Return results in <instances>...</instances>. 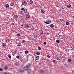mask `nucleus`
Listing matches in <instances>:
<instances>
[{
    "instance_id": "obj_12",
    "label": "nucleus",
    "mask_w": 74,
    "mask_h": 74,
    "mask_svg": "<svg viewBox=\"0 0 74 74\" xmlns=\"http://www.w3.org/2000/svg\"><path fill=\"white\" fill-rule=\"evenodd\" d=\"M10 4L11 6H13L14 5V2H12L10 3Z\"/></svg>"
},
{
    "instance_id": "obj_36",
    "label": "nucleus",
    "mask_w": 74,
    "mask_h": 74,
    "mask_svg": "<svg viewBox=\"0 0 74 74\" xmlns=\"http://www.w3.org/2000/svg\"><path fill=\"white\" fill-rule=\"evenodd\" d=\"M14 25V23H11V25H12V26Z\"/></svg>"
},
{
    "instance_id": "obj_50",
    "label": "nucleus",
    "mask_w": 74,
    "mask_h": 74,
    "mask_svg": "<svg viewBox=\"0 0 74 74\" xmlns=\"http://www.w3.org/2000/svg\"><path fill=\"white\" fill-rule=\"evenodd\" d=\"M9 74H12V73H9Z\"/></svg>"
},
{
    "instance_id": "obj_9",
    "label": "nucleus",
    "mask_w": 74,
    "mask_h": 74,
    "mask_svg": "<svg viewBox=\"0 0 74 74\" xmlns=\"http://www.w3.org/2000/svg\"><path fill=\"white\" fill-rule=\"evenodd\" d=\"M24 69L25 70H27V69H28V67H27V66H26L24 67Z\"/></svg>"
},
{
    "instance_id": "obj_4",
    "label": "nucleus",
    "mask_w": 74,
    "mask_h": 74,
    "mask_svg": "<svg viewBox=\"0 0 74 74\" xmlns=\"http://www.w3.org/2000/svg\"><path fill=\"white\" fill-rule=\"evenodd\" d=\"M5 42L6 43H8V42H10V40H9V39L8 38L6 39L5 40Z\"/></svg>"
},
{
    "instance_id": "obj_45",
    "label": "nucleus",
    "mask_w": 74,
    "mask_h": 74,
    "mask_svg": "<svg viewBox=\"0 0 74 74\" xmlns=\"http://www.w3.org/2000/svg\"><path fill=\"white\" fill-rule=\"evenodd\" d=\"M29 71H30L29 72V73H30V71H31V69H29Z\"/></svg>"
},
{
    "instance_id": "obj_37",
    "label": "nucleus",
    "mask_w": 74,
    "mask_h": 74,
    "mask_svg": "<svg viewBox=\"0 0 74 74\" xmlns=\"http://www.w3.org/2000/svg\"><path fill=\"white\" fill-rule=\"evenodd\" d=\"M60 21L61 22H62V21H63V19H61L60 20Z\"/></svg>"
},
{
    "instance_id": "obj_48",
    "label": "nucleus",
    "mask_w": 74,
    "mask_h": 74,
    "mask_svg": "<svg viewBox=\"0 0 74 74\" xmlns=\"http://www.w3.org/2000/svg\"><path fill=\"white\" fill-rule=\"evenodd\" d=\"M21 26H22V27H23V25H21Z\"/></svg>"
},
{
    "instance_id": "obj_16",
    "label": "nucleus",
    "mask_w": 74,
    "mask_h": 74,
    "mask_svg": "<svg viewBox=\"0 0 74 74\" xmlns=\"http://www.w3.org/2000/svg\"><path fill=\"white\" fill-rule=\"evenodd\" d=\"M41 13H42V14H43V13L45 12V11L44 10H42L41 11Z\"/></svg>"
},
{
    "instance_id": "obj_13",
    "label": "nucleus",
    "mask_w": 74,
    "mask_h": 74,
    "mask_svg": "<svg viewBox=\"0 0 74 74\" xmlns=\"http://www.w3.org/2000/svg\"><path fill=\"white\" fill-rule=\"evenodd\" d=\"M39 56H37L36 57V60H39Z\"/></svg>"
},
{
    "instance_id": "obj_44",
    "label": "nucleus",
    "mask_w": 74,
    "mask_h": 74,
    "mask_svg": "<svg viewBox=\"0 0 74 74\" xmlns=\"http://www.w3.org/2000/svg\"><path fill=\"white\" fill-rule=\"evenodd\" d=\"M17 46H21V45L18 44V45H17Z\"/></svg>"
},
{
    "instance_id": "obj_27",
    "label": "nucleus",
    "mask_w": 74,
    "mask_h": 74,
    "mask_svg": "<svg viewBox=\"0 0 74 74\" xmlns=\"http://www.w3.org/2000/svg\"><path fill=\"white\" fill-rule=\"evenodd\" d=\"M36 55H40V53L39 52H38L36 53Z\"/></svg>"
},
{
    "instance_id": "obj_34",
    "label": "nucleus",
    "mask_w": 74,
    "mask_h": 74,
    "mask_svg": "<svg viewBox=\"0 0 74 74\" xmlns=\"http://www.w3.org/2000/svg\"><path fill=\"white\" fill-rule=\"evenodd\" d=\"M19 14H22V11H20Z\"/></svg>"
},
{
    "instance_id": "obj_17",
    "label": "nucleus",
    "mask_w": 74,
    "mask_h": 74,
    "mask_svg": "<svg viewBox=\"0 0 74 74\" xmlns=\"http://www.w3.org/2000/svg\"><path fill=\"white\" fill-rule=\"evenodd\" d=\"M50 27L51 28H53L54 27V25L53 24H51L50 25Z\"/></svg>"
},
{
    "instance_id": "obj_41",
    "label": "nucleus",
    "mask_w": 74,
    "mask_h": 74,
    "mask_svg": "<svg viewBox=\"0 0 74 74\" xmlns=\"http://www.w3.org/2000/svg\"><path fill=\"white\" fill-rule=\"evenodd\" d=\"M41 34L42 35L44 34V32H43V31H42V33H41Z\"/></svg>"
},
{
    "instance_id": "obj_30",
    "label": "nucleus",
    "mask_w": 74,
    "mask_h": 74,
    "mask_svg": "<svg viewBox=\"0 0 74 74\" xmlns=\"http://www.w3.org/2000/svg\"><path fill=\"white\" fill-rule=\"evenodd\" d=\"M21 35L19 34H17V36H18V37H20Z\"/></svg>"
},
{
    "instance_id": "obj_6",
    "label": "nucleus",
    "mask_w": 74,
    "mask_h": 74,
    "mask_svg": "<svg viewBox=\"0 0 74 74\" xmlns=\"http://www.w3.org/2000/svg\"><path fill=\"white\" fill-rule=\"evenodd\" d=\"M23 11L24 13H27V9H25L23 10Z\"/></svg>"
},
{
    "instance_id": "obj_47",
    "label": "nucleus",
    "mask_w": 74,
    "mask_h": 74,
    "mask_svg": "<svg viewBox=\"0 0 74 74\" xmlns=\"http://www.w3.org/2000/svg\"><path fill=\"white\" fill-rule=\"evenodd\" d=\"M34 38H36V36H34Z\"/></svg>"
},
{
    "instance_id": "obj_51",
    "label": "nucleus",
    "mask_w": 74,
    "mask_h": 74,
    "mask_svg": "<svg viewBox=\"0 0 74 74\" xmlns=\"http://www.w3.org/2000/svg\"><path fill=\"white\" fill-rule=\"evenodd\" d=\"M11 69H12V68H11Z\"/></svg>"
},
{
    "instance_id": "obj_31",
    "label": "nucleus",
    "mask_w": 74,
    "mask_h": 74,
    "mask_svg": "<svg viewBox=\"0 0 74 74\" xmlns=\"http://www.w3.org/2000/svg\"><path fill=\"white\" fill-rule=\"evenodd\" d=\"M43 44L44 45H46L47 44V42H43Z\"/></svg>"
},
{
    "instance_id": "obj_35",
    "label": "nucleus",
    "mask_w": 74,
    "mask_h": 74,
    "mask_svg": "<svg viewBox=\"0 0 74 74\" xmlns=\"http://www.w3.org/2000/svg\"><path fill=\"white\" fill-rule=\"evenodd\" d=\"M16 58H17V59H19V56H16Z\"/></svg>"
},
{
    "instance_id": "obj_39",
    "label": "nucleus",
    "mask_w": 74,
    "mask_h": 74,
    "mask_svg": "<svg viewBox=\"0 0 74 74\" xmlns=\"http://www.w3.org/2000/svg\"><path fill=\"white\" fill-rule=\"evenodd\" d=\"M47 58H50V56L49 55L47 56Z\"/></svg>"
},
{
    "instance_id": "obj_46",
    "label": "nucleus",
    "mask_w": 74,
    "mask_h": 74,
    "mask_svg": "<svg viewBox=\"0 0 74 74\" xmlns=\"http://www.w3.org/2000/svg\"><path fill=\"white\" fill-rule=\"evenodd\" d=\"M73 51H74V47H73Z\"/></svg>"
},
{
    "instance_id": "obj_29",
    "label": "nucleus",
    "mask_w": 74,
    "mask_h": 74,
    "mask_svg": "<svg viewBox=\"0 0 74 74\" xmlns=\"http://www.w3.org/2000/svg\"><path fill=\"white\" fill-rule=\"evenodd\" d=\"M25 8H22L21 9V10L22 11H24V10H25Z\"/></svg>"
},
{
    "instance_id": "obj_23",
    "label": "nucleus",
    "mask_w": 74,
    "mask_h": 74,
    "mask_svg": "<svg viewBox=\"0 0 74 74\" xmlns=\"http://www.w3.org/2000/svg\"><path fill=\"white\" fill-rule=\"evenodd\" d=\"M14 17L16 19L17 18H18V15H15L14 16Z\"/></svg>"
},
{
    "instance_id": "obj_32",
    "label": "nucleus",
    "mask_w": 74,
    "mask_h": 74,
    "mask_svg": "<svg viewBox=\"0 0 74 74\" xmlns=\"http://www.w3.org/2000/svg\"><path fill=\"white\" fill-rule=\"evenodd\" d=\"M41 47H38V49L39 50H41Z\"/></svg>"
},
{
    "instance_id": "obj_24",
    "label": "nucleus",
    "mask_w": 74,
    "mask_h": 74,
    "mask_svg": "<svg viewBox=\"0 0 74 74\" xmlns=\"http://www.w3.org/2000/svg\"><path fill=\"white\" fill-rule=\"evenodd\" d=\"M71 61V60L70 59H68V62H70Z\"/></svg>"
},
{
    "instance_id": "obj_15",
    "label": "nucleus",
    "mask_w": 74,
    "mask_h": 74,
    "mask_svg": "<svg viewBox=\"0 0 74 74\" xmlns=\"http://www.w3.org/2000/svg\"><path fill=\"white\" fill-rule=\"evenodd\" d=\"M5 7L6 8H8L9 7V5L7 4L5 5Z\"/></svg>"
},
{
    "instance_id": "obj_8",
    "label": "nucleus",
    "mask_w": 74,
    "mask_h": 74,
    "mask_svg": "<svg viewBox=\"0 0 74 74\" xmlns=\"http://www.w3.org/2000/svg\"><path fill=\"white\" fill-rule=\"evenodd\" d=\"M29 3L30 4H32L33 3V1L31 0L30 1Z\"/></svg>"
},
{
    "instance_id": "obj_42",
    "label": "nucleus",
    "mask_w": 74,
    "mask_h": 74,
    "mask_svg": "<svg viewBox=\"0 0 74 74\" xmlns=\"http://www.w3.org/2000/svg\"><path fill=\"white\" fill-rule=\"evenodd\" d=\"M22 42H25V40H22Z\"/></svg>"
},
{
    "instance_id": "obj_38",
    "label": "nucleus",
    "mask_w": 74,
    "mask_h": 74,
    "mask_svg": "<svg viewBox=\"0 0 74 74\" xmlns=\"http://www.w3.org/2000/svg\"><path fill=\"white\" fill-rule=\"evenodd\" d=\"M0 71H3V69H2V68H0Z\"/></svg>"
},
{
    "instance_id": "obj_43",
    "label": "nucleus",
    "mask_w": 74,
    "mask_h": 74,
    "mask_svg": "<svg viewBox=\"0 0 74 74\" xmlns=\"http://www.w3.org/2000/svg\"><path fill=\"white\" fill-rule=\"evenodd\" d=\"M55 60H53V63H55Z\"/></svg>"
},
{
    "instance_id": "obj_2",
    "label": "nucleus",
    "mask_w": 74,
    "mask_h": 74,
    "mask_svg": "<svg viewBox=\"0 0 74 74\" xmlns=\"http://www.w3.org/2000/svg\"><path fill=\"white\" fill-rule=\"evenodd\" d=\"M45 23L46 24H49V23H51V21L50 20H47L46 22H45Z\"/></svg>"
},
{
    "instance_id": "obj_20",
    "label": "nucleus",
    "mask_w": 74,
    "mask_h": 74,
    "mask_svg": "<svg viewBox=\"0 0 74 74\" xmlns=\"http://www.w3.org/2000/svg\"><path fill=\"white\" fill-rule=\"evenodd\" d=\"M71 5L70 4H69L67 5V7L68 8H70L71 7Z\"/></svg>"
},
{
    "instance_id": "obj_14",
    "label": "nucleus",
    "mask_w": 74,
    "mask_h": 74,
    "mask_svg": "<svg viewBox=\"0 0 74 74\" xmlns=\"http://www.w3.org/2000/svg\"><path fill=\"white\" fill-rule=\"evenodd\" d=\"M4 69H5V70H7V69H8V66H5L4 67Z\"/></svg>"
},
{
    "instance_id": "obj_25",
    "label": "nucleus",
    "mask_w": 74,
    "mask_h": 74,
    "mask_svg": "<svg viewBox=\"0 0 74 74\" xmlns=\"http://www.w3.org/2000/svg\"><path fill=\"white\" fill-rule=\"evenodd\" d=\"M62 37V35H60L58 36L59 38H60V37Z\"/></svg>"
},
{
    "instance_id": "obj_21",
    "label": "nucleus",
    "mask_w": 74,
    "mask_h": 74,
    "mask_svg": "<svg viewBox=\"0 0 74 74\" xmlns=\"http://www.w3.org/2000/svg\"><path fill=\"white\" fill-rule=\"evenodd\" d=\"M56 42L57 43H59L60 42V41L59 40H56Z\"/></svg>"
},
{
    "instance_id": "obj_53",
    "label": "nucleus",
    "mask_w": 74,
    "mask_h": 74,
    "mask_svg": "<svg viewBox=\"0 0 74 74\" xmlns=\"http://www.w3.org/2000/svg\"><path fill=\"white\" fill-rule=\"evenodd\" d=\"M51 60H52V59H51Z\"/></svg>"
},
{
    "instance_id": "obj_33",
    "label": "nucleus",
    "mask_w": 74,
    "mask_h": 74,
    "mask_svg": "<svg viewBox=\"0 0 74 74\" xmlns=\"http://www.w3.org/2000/svg\"><path fill=\"white\" fill-rule=\"evenodd\" d=\"M8 57L10 58V59H11V55H9L8 56Z\"/></svg>"
},
{
    "instance_id": "obj_7",
    "label": "nucleus",
    "mask_w": 74,
    "mask_h": 74,
    "mask_svg": "<svg viewBox=\"0 0 74 74\" xmlns=\"http://www.w3.org/2000/svg\"><path fill=\"white\" fill-rule=\"evenodd\" d=\"M2 46L3 47H5L6 46V44L4 43H2Z\"/></svg>"
},
{
    "instance_id": "obj_10",
    "label": "nucleus",
    "mask_w": 74,
    "mask_h": 74,
    "mask_svg": "<svg viewBox=\"0 0 74 74\" xmlns=\"http://www.w3.org/2000/svg\"><path fill=\"white\" fill-rule=\"evenodd\" d=\"M26 66L28 68H29V67H30V64L29 63H28L27 64Z\"/></svg>"
},
{
    "instance_id": "obj_5",
    "label": "nucleus",
    "mask_w": 74,
    "mask_h": 74,
    "mask_svg": "<svg viewBox=\"0 0 74 74\" xmlns=\"http://www.w3.org/2000/svg\"><path fill=\"white\" fill-rule=\"evenodd\" d=\"M56 59L57 60H60V56H58L56 58Z\"/></svg>"
},
{
    "instance_id": "obj_18",
    "label": "nucleus",
    "mask_w": 74,
    "mask_h": 74,
    "mask_svg": "<svg viewBox=\"0 0 74 74\" xmlns=\"http://www.w3.org/2000/svg\"><path fill=\"white\" fill-rule=\"evenodd\" d=\"M16 53V52L15 51H14V52H13V53H12L13 56H14V55H15Z\"/></svg>"
},
{
    "instance_id": "obj_19",
    "label": "nucleus",
    "mask_w": 74,
    "mask_h": 74,
    "mask_svg": "<svg viewBox=\"0 0 74 74\" xmlns=\"http://www.w3.org/2000/svg\"><path fill=\"white\" fill-rule=\"evenodd\" d=\"M44 72V70L42 69L40 70V73H42Z\"/></svg>"
},
{
    "instance_id": "obj_1",
    "label": "nucleus",
    "mask_w": 74,
    "mask_h": 74,
    "mask_svg": "<svg viewBox=\"0 0 74 74\" xmlns=\"http://www.w3.org/2000/svg\"><path fill=\"white\" fill-rule=\"evenodd\" d=\"M22 4L23 5H27V2H26L24 0H23L22 2Z\"/></svg>"
},
{
    "instance_id": "obj_28",
    "label": "nucleus",
    "mask_w": 74,
    "mask_h": 74,
    "mask_svg": "<svg viewBox=\"0 0 74 74\" xmlns=\"http://www.w3.org/2000/svg\"><path fill=\"white\" fill-rule=\"evenodd\" d=\"M20 73H24V71L23 70H21L20 71Z\"/></svg>"
},
{
    "instance_id": "obj_52",
    "label": "nucleus",
    "mask_w": 74,
    "mask_h": 74,
    "mask_svg": "<svg viewBox=\"0 0 74 74\" xmlns=\"http://www.w3.org/2000/svg\"><path fill=\"white\" fill-rule=\"evenodd\" d=\"M0 8H1L0 7Z\"/></svg>"
},
{
    "instance_id": "obj_22",
    "label": "nucleus",
    "mask_w": 74,
    "mask_h": 74,
    "mask_svg": "<svg viewBox=\"0 0 74 74\" xmlns=\"http://www.w3.org/2000/svg\"><path fill=\"white\" fill-rule=\"evenodd\" d=\"M28 51L27 50H26L25 51V54H27V53H28Z\"/></svg>"
},
{
    "instance_id": "obj_3",
    "label": "nucleus",
    "mask_w": 74,
    "mask_h": 74,
    "mask_svg": "<svg viewBox=\"0 0 74 74\" xmlns=\"http://www.w3.org/2000/svg\"><path fill=\"white\" fill-rule=\"evenodd\" d=\"M25 28H27L29 27V23H27L25 24Z\"/></svg>"
},
{
    "instance_id": "obj_26",
    "label": "nucleus",
    "mask_w": 74,
    "mask_h": 74,
    "mask_svg": "<svg viewBox=\"0 0 74 74\" xmlns=\"http://www.w3.org/2000/svg\"><path fill=\"white\" fill-rule=\"evenodd\" d=\"M66 25H69V22H66Z\"/></svg>"
},
{
    "instance_id": "obj_11",
    "label": "nucleus",
    "mask_w": 74,
    "mask_h": 74,
    "mask_svg": "<svg viewBox=\"0 0 74 74\" xmlns=\"http://www.w3.org/2000/svg\"><path fill=\"white\" fill-rule=\"evenodd\" d=\"M26 17L27 18H30V15L29 14H27L26 16Z\"/></svg>"
},
{
    "instance_id": "obj_49",
    "label": "nucleus",
    "mask_w": 74,
    "mask_h": 74,
    "mask_svg": "<svg viewBox=\"0 0 74 74\" xmlns=\"http://www.w3.org/2000/svg\"><path fill=\"white\" fill-rule=\"evenodd\" d=\"M73 18H74V16H73Z\"/></svg>"
},
{
    "instance_id": "obj_40",
    "label": "nucleus",
    "mask_w": 74,
    "mask_h": 74,
    "mask_svg": "<svg viewBox=\"0 0 74 74\" xmlns=\"http://www.w3.org/2000/svg\"><path fill=\"white\" fill-rule=\"evenodd\" d=\"M8 74V72H6L4 74Z\"/></svg>"
}]
</instances>
